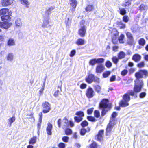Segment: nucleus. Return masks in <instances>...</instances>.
<instances>
[{
    "mask_svg": "<svg viewBox=\"0 0 148 148\" xmlns=\"http://www.w3.org/2000/svg\"><path fill=\"white\" fill-rule=\"evenodd\" d=\"M75 115L78 116L79 117H82L84 116V114L83 112L82 111H79L75 113Z\"/></svg>",
    "mask_w": 148,
    "mask_h": 148,
    "instance_id": "f704fd0d",
    "label": "nucleus"
},
{
    "mask_svg": "<svg viewBox=\"0 0 148 148\" xmlns=\"http://www.w3.org/2000/svg\"><path fill=\"white\" fill-rule=\"evenodd\" d=\"M90 148H97L96 143L95 142H93L90 145Z\"/></svg>",
    "mask_w": 148,
    "mask_h": 148,
    "instance_id": "052dcab7",
    "label": "nucleus"
},
{
    "mask_svg": "<svg viewBox=\"0 0 148 148\" xmlns=\"http://www.w3.org/2000/svg\"><path fill=\"white\" fill-rule=\"evenodd\" d=\"M55 8V7L54 6H51L48 7L47 9L45 14L43 15L49 17V15L51 13L52 11Z\"/></svg>",
    "mask_w": 148,
    "mask_h": 148,
    "instance_id": "ddd939ff",
    "label": "nucleus"
},
{
    "mask_svg": "<svg viewBox=\"0 0 148 148\" xmlns=\"http://www.w3.org/2000/svg\"><path fill=\"white\" fill-rule=\"evenodd\" d=\"M112 41L113 43L114 44H116V42L117 41L116 39V36L115 35V34H114V36L112 38Z\"/></svg>",
    "mask_w": 148,
    "mask_h": 148,
    "instance_id": "774afa93",
    "label": "nucleus"
},
{
    "mask_svg": "<svg viewBox=\"0 0 148 148\" xmlns=\"http://www.w3.org/2000/svg\"><path fill=\"white\" fill-rule=\"evenodd\" d=\"M1 2L3 6H7L12 4L13 0H1Z\"/></svg>",
    "mask_w": 148,
    "mask_h": 148,
    "instance_id": "f8f14e48",
    "label": "nucleus"
},
{
    "mask_svg": "<svg viewBox=\"0 0 148 148\" xmlns=\"http://www.w3.org/2000/svg\"><path fill=\"white\" fill-rule=\"evenodd\" d=\"M69 125V123H62V128L64 129H66L68 127Z\"/></svg>",
    "mask_w": 148,
    "mask_h": 148,
    "instance_id": "338daca9",
    "label": "nucleus"
},
{
    "mask_svg": "<svg viewBox=\"0 0 148 148\" xmlns=\"http://www.w3.org/2000/svg\"><path fill=\"white\" fill-rule=\"evenodd\" d=\"M97 63L96 58L91 60L89 62V64L92 66L94 65Z\"/></svg>",
    "mask_w": 148,
    "mask_h": 148,
    "instance_id": "a19ab883",
    "label": "nucleus"
},
{
    "mask_svg": "<svg viewBox=\"0 0 148 148\" xmlns=\"http://www.w3.org/2000/svg\"><path fill=\"white\" fill-rule=\"evenodd\" d=\"M143 80L137 79L135 80V85L134 90L136 93L140 92L143 87Z\"/></svg>",
    "mask_w": 148,
    "mask_h": 148,
    "instance_id": "20e7f679",
    "label": "nucleus"
},
{
    "mask_svg": "<svg viewBox=\"0 0 148 148\" xmlns=\"http://www.w3.org/2000/svg\"><path fill=\"white\" fill-rule=\"evenodd\" d=\"M88 123L86 120H84L81 123V125L83 127L87 126L88 125Z\"/></svg>",
    "mask_w": 148,
    "mask_h": 148,
    "instance_id": "ea45409f",
    "label": "nucleus"
},
{
    "mask_svg": "<svg viewBox=\"0 0 148 148\" xmlns=\"http://www.w3.org/2000/svg\"><path fill=\"white\" fill-rule=\"evenodd\" d=\"M53 128L52 125L49 123L47 124V126L46 128V131L47 134L49 135H51L52 134L51 130Z\"/></svg>",
    "mask_w": 148,
    "mask_h": 148,
    "instance_id": "4468645a",
    "label": "nucleus"
},
{
    "mask_svg": "<svg viewBox=\"0 0 148 148\" xmlns=\"http://www.w3.org/2000/svg\"><path fill=\"white\" fill-rule=\"evenodd\" d=\"M123 100H124L125 101H127L128 102L130 100V95L127 93L125 94L123 97Z\"/></svg>",
    "mask_w": 148,
    "mask_h": 148,
    "instance_id": "5701e85b",
    "label": "nucleus"
},
{
    "mask_svg": "<svg viewBox=\"0 0 148 148\" xmlns=\"http://www.w3.org/2000/svg\"><path fill=\"white\" fill-rule=\"evenodd\" d=\"M15 118L14 116H12V118L8 119V125L10 127H11L12 125V123L14 122L15 121Z\"/></svg>",
    "mask_w": 148,
    "mask_h": 148,
    "instance_id": "393cba45",
    "label": "nucleus"
},
{
    "mask_svg": "<svg viewBox=\"0 0 148 148\" xmlns=\"http://www.w3.org/2000/svg\"><path fill=\"white\" fill-rule=\"evenodd\" d=\"M128 70L127 69H124L121 72V74L123 76H125L128 73Z\"/></svg>",
    "mask_w": 148,
    "mask_h": 148,
    "instance_id": "864d4df0",
    "label": "nucleus"
},
{
    "mask_svg": "<svg viewBox=\"0 0 148 148\" xmlns=\"http://www.w3.org/2000/svg\"><path fill=\"white\" fill-rule=\"evenodd\" d=\"M11 25V24L7 22H0V27L5 29L8 28Z\"/></svg>",
    "mask_w": 148,
    "mask_h": 148,
    "instance_id": "9d476101",
    "label": "nucleus"
},
{
    "mask_svg": "<svg viewBox=\"0 0 148 148\" xmlns=\"http://www.w3.org/2000/svg\"><path fill=\"white\" fill-rule=\"evenodd\" d=\"M21 3L23 4V5H25L27 8H28L29 5L27 0H21Z\"/></svg>",
    "mask_w": 148,
    "mask_h": 148,
    "instance_id": "c756f323",
    "label": "nucleus"
},
{
    "mask_svg": "<svg viewBox=\"0 0 148 148\" xmlns=\"http://www.w3.org/2000/svg\"><path fill=\"white\" fill-rule=\"evenodd\" d=\"M94 92L92 88L89 87L87 90L86 96L89 98H92L94 95Z\"/></svg>",
    "mask_w": 148,
    "mask_h": 148,
    "instance_id": "6e6552de",
    "label": "nucleus"
},
{
    "mask_svg": "<svg viewBox=\"0 0 148 148\" xmlns=\"http://www.w3.org/2000/svg\"><path fill=\"white\" fill-rule=\"evenodd\" d=\"M124 38V35L123 34H121L119 38V42L120 43H124V42L123 41V39Z\"/></svg>",
    "mask_w": 148,
    "mask_h": 148,
    "instance_id": "a18cd8bd",
    "label": "nucleus"
},
{
    "mask_svg": "<svg viewBox=\"0 0 148 148\" xmlns=\"http://www.w3.org/2000/svg\"><path fill=\"white\" fill-rule=\"evenodd\" d=\"M105 65L107 67L110 68L111 66L112 65V63L110 61H107L106 62Z\"/></svg>",
    "mask_w": 148,
    "mask_h": 148,
    "instance_id": "4d7b16f0",
    "label": "nucleus"
},
{
    "mask_svg": "<svg viewBox=\"0 0 148 148\" xmlns=\"http://www.w3.org/2000/svg\"><path fill=\"white\" fill-rule=\"evenodd\" d=\"M75 121L77 123H79L83 120L82 117L75 116L74 118Z\"/></svg>",
    "mask_w": 148,
    "mask_h": 148,
    "instance_id": "e433bc0d",
    "label": "nucleus"
},
{
    "mask_svg": "<svg viewBox=\"0 0 148 148\" xmlns=\"http://www.w3.org/2000/svg\"><path fill=\"white\" fill-rule=\"evenodd\" d=\"M94 114V116L96 118H99L100 116V113L98 110H95Z\"/></svg>",
    "mask_w": 148,
    "mask_h": 148,
    "instance_id": "c9c22d12",
    "label": "nucleus"
},
{
    "mask_svg": "<svg viewBox=\"0 0 148 148\" xmlns=\"http://www.w3.org/2000/svg\"><path fill=\"white\" fill-rule=\"evenodd\" d=\"M69 139V138L67 136H64L62 138V140L65 143H67L68 142Z\"/></svg>",
    "mask_w": 148,
    "mask_h": 148,
    "instance_id": "5fc2aeb1",
    "label": "nucleus"
},
{
    "mask_svg": "<svg viewBox=\"0 0 148 148\" xmlns=\"http://www.w3.org/2000/svg\"><path fill=\"white\" fill-rule=\"evenodd\" d=\"M86 130L84 128L82 129L80 131V133L81 135H85Z\"/></svg>",
    "mask_w": 148,
    "mask_h": 148,
    "instance_id": "680f3d73",
    "label": "nucleus"
},
{
    "mask_svg": "<svg viewBox=\"0 0 148 148\" xmlns=\"http://www.w3.org/2000/svg\"><path fill=\"white\" fill-rule=\"evenodd\" d=\"M42 106L44 108L43 112L44 113L48 112L51 109L50 104L47 102L45 101L42 104Z\"/></svg>",
    "mask_w": 148,
    "mask_h": 148,
    "instance_id": "423d86ee",
    "label": "nucleus"
},
{
    "mask_svg": "<svg viewBox=\"0 0 148 148\" xmlns=\"http://www.w3.org/2000/svg\"><path fill=\"white\" fill-rule=\"evenodd\" d=\"M37 138L36 136H34L31 138L29 143V144H34L36 142Z\"/></svg>",
    "mask_w": 148,
    "mask_h": 148,
    "instance_id": "c85d7f7f",
    "label": "nucleus"
},
{
    "mask_svg": "<svg viewBox=\"0 0 148 148\" xmlns=\"http://www.w3.org/2000/svg\"><path fill=\"white\" fill-rule=\"evenodd\" d=\"M43 16L44 18V20L42 25V27H48L50 26L51 25L49 24L50 22L49 16L48 17L44 15H43Z\"/></svg>",
    "mask_w": 148,
    "mask_h": 148,
    "instance_id": "0eeeda50",
    "label": "nucleus"
},
{
    "mask_svg": "<svg viewBox=\"0 0 148 148\" xmlns=\"http://www.w3.org/2000/svg\"><path fill=\"white\" fill-rule=\"evenodd\" d=\"M123 20L125 23H127L129 21V18L128 16L125 15L123 17Z\"/></svg>",
    "mask_w": 148,
    "mask_h": 148,
    "instance_id": "8fccbe9b",
    "label": "nucleus"
},
{
    "mask_svg": "<svg viewBox=\"0 0 148 148\" xmlns=\"http://www.w3.org/2000/svg\"><path fill=\"white\" fill-rule=\"evenodd\" d=\"M146 95V93L145 92H142L139 95V97L140 98H143L145 97Z\"/></svg>",
    "mask_w": 148,
    "mask_h": 148,
    "instance_id": "13d9d810",
    "label": "nucleus"
},
{
    "mask_svg": "<svg viewBox=\"0 0 148 148\" xmlns=\"http://www.w3.org/2000/svg\"><path fill=\"white\" fill-rule=\"evenodd\" d=\"M94 9V7L92 5H89L86 8V10L87 12H90Z\"/></svg>",
    "mask_w": 148,
    "mask_h": 148,
    "instance_id": "473e14b6",
    "label": "nucleus"
},
{
    "mask_svg": "<svg viewBox=\"0 0 148 148\" xmlns=\"http://www.w3.org/2000/svg\"><path fill=\"white\" fill-rule=\"evenodd\" d=\"M111 72L110 71H107L104 72L103 74V75L104 78H106L108 77L110 74Z\"/></svg>",
    "mask_w": 148,
    "mask_h": 148,
    "instance_id": "79ce46f5",
    "label": "nucleus"
},
{
    "mask_svg": "<svg viewBox=\"0 0 148 148\" xmlns=\"http://www.w3.org/2000/svg\"><path fill=\"white\" fill-rule=\"evenodd\" d=\"M139 9L142 10H146L147 9V7L143 4H141L139 7Z\"/></svg>",
    "mask_w": 148,
    "mask_h": 148,
    "instance_id": "4c0bfd02",
    "label": "nucleus"
},
{
    "mask_svg": "<svg viewBox=\"0 0 148 148\" xmlns=\"http://www.w3.org/2000/svg\"><path fill=\"white\" fill-rule=\"evenodd\" d=\"M112 120V119H110L109 123L108 125L106 130V134L107 135H108L110 134L114 125V121L113 119Z\"/></svg>",
    "mask_w": 148,
    "mask_h": 148,
    "instance_id": "39448f33",
    "label": "nucleus"
},
{
    "mask_svg": "<svg viewBox=\"0 0 148 148\" xmlns=\"http://www.w3.org/2000/svg\"><path fill=\"white\" fill-rule=\"evenodd\" d=\"M9 10L6 8L2 9L0 10V15L8 14L9 12Z\"/></svg>",
    "mask_w": 148,
    "mask_h": 148,
    "instance_id": "6ab92c4d",
    "label": "nucleus"
},
{
    "mask_svg": "<svg viewBox=\"0 0 148 148\" xmlns=\"http://www.w3.org/2000/svg\"><path fill=\"white\" fill-rule=\"evenodd\" d=\"M58 147L59 148H65V145L64 143H60L58 145Z\"/></svg>",
    "mask_w": 148,
    "mask_h": 148,
    "instance_id": "0e129e2a",
    "label": "nucleus"
},
{
    "mask_svg": "<svg viewBox=\"0 0 148 148\" xmlns=\"http://www.w3.org/2000/svg\"><path fill=\"white\" fill-rule=\"evenodd\" d=\"M104 66L102 64L97 65L96 68V72L97 73H101L104 70Z\"/></svg>",
    "mask_w": 148,
    "mask_h": 148,
    "instance_id": "9b49d317",
    "label": "nucleus"
},
{
    "mask_svg": "<svg viewBox=\"0 0 148 148\" xmlns=\"http://www.w3.org/2000/svg\"><path fill=\"white\" fill-rule=\"evenodd\" d=\"M127 43L130 45H134V38L128 39L127 41Z\"/></svg>",
    "mask_w": 148,
    "mask_h": 148,
    "instance_id": "58836bf2",
    "label": "nucleus"
},
{
    "mask_svg": "<svg viewBox=\"0 0 148 148\" xmlns=\"http://www.w3.org/2000/svg\"><path fill=\"white\" fill-rule=\"evenodd\" d=\"M126 35L128 39L134 38L132 34L129 32H127L126 33Z\"/></svg>",
    "mask_w": 148,
    "mask_h": 148,
    "instance_id": "de8ad7c7",
    "label": "nucleus"
},
{
    "mask_svg": "<svg viewBox=\"0 0 148 148\" xmlns=\"http://www.w3.org/2000/svg\"><path fill=\"white\" fill-rule=\"evenodd\" d=\"M93 110L94 108H93L88 109L87 111V113L89 115L91 114L92 113Z\"/></svg>",
    "mask_w": 148,
    "mask_h": 148,
    "instance_id": "6e6d98bb",
    "label": "nucleus"
},
{
    "mask_svg": "<svg viewBox=\"0 0 148 148\" xmlns=\"http://www.w3.org/2000/svg\"><path fill=\"white\" fill-rule=\"evenodd\" d=\"M76 53V51L75 50H73L71 52L70 54V56L71 57H73Z\"/></svg>",
    "mask_w": 148,
    "mask_h": 148,
    "instance_id": "69168bd1",
    "label": "nucleus"
},
{
    "mask_svg": "<svg viewBox=\"0 0 148 148\" xmlns=\"http://www.w3.org/2000/svg\"><path fill=\"white\" fill-rule=\"evenodd\" d=\"M128 105V102L123 100H122L119 103V106L122 107H125Z\"/></svg>",
    "mask_w": 148,
    "mask_h": 148,
    "instance_id": "4be33fe9",
    "label": "nucleus"
},
{
    "mask_svg": "<svg viewBox=\"0 0 148 148\" xmlns=\"http://www.w3.org/2000/svg\"><path fill=\"white\" fill-rule=\"evenodd\" d=\"M125 54L123 51H121L118 54V58L119 59H121L125 57Z\"/></svg>",
    "mask_w": 148,
    "mask_h": 148,
    "instance_id": "a878e982",
    "label": "nucleus"
},
{
    "mask_svg": "<svg viewBox=\"0 0 148 148\" xmlns=\"http://www.w3.org/2000/svg\"><path fill=\"white\" fill-rule=\"evenodd\" d=\"M97 63H103L104 62V60L103 58H100L97 59H96Z\"/></svg>",
    "mask_w": 148,
    "mask_h": 148,
    "instance_id": "09e8293b",
    "label": "nucleus"
},
{
    "mask_svg": "<svg viewBox=\"0 0 148 148\" xmlns=\"http://www.w3.org/2000/svg\"><path fill=\"white\" fill-rule=\"evenodd\" d=\"M141 58L140 55L136 54L133 56L132 59L136 62H137L140 60Z\"/></svg>",
    "mask_w": 148,
    "mask_h": 148,
    "instance_id": "2eb2a0df",
    "label": "nucleus"
},
{
    "mask_svg": "<svg viewBox=\"0 0 148 148\" xmlns=\"http://www.w3.org/2000/svg\"><path fill=\"white\" fill-rule=\"evenodd\" d=\"M70 4L72 7H76L77 2L76 0H70Z\"/></svg>",
    "mask_w": 148,
    "mask_h": 148,
    "instance_id": "bb28decb",
    "label": "nucleus"
},
{
    "mask_svg": "<svg viewBox=\"0 0 148 148\" xmlns=\"http://www.w3.org/2000/svg\"><path fill=\"white\" fill-rule=\"evenodd\" d=\"M87 119L91 121L95 122L96 121V119L94 117L92 116H88L87 117Z\"/></svg>",
    "mask_w": 148,
    "mask_h": 148,
    "instance_id": "49530a36",
    "label": "nucleus"
},
{
    "mask_svg": "<svg viewBox=\"0 0 148 148\" xmlns=\"http://www.w3.org/2000/svg\"><path fill=\"white\" fill-rule=\"evenodd\" d=\"M119 58H117L116 56H114L112 58V60L113 62L115 64H116L118 61H119Z\"/></svg>",
    "mask_w": 148,
    "mask_h": 148,
    "instance_id": "37998d69",
    "label": "nucleus"
},
{
    "mask_svg": "<svg viewBox=\"0 0 148 148\" xmlns=\"http://www.w3.org/2000/svg\"><path fill=\"white\" fill-rule=\"evenodd\" d=\"M131 3V0H125L123 4L125 6H129Z\"/></svg>",
    "mask_w": 148,
    "mask_h": 148,
    "instance_id": "72a5a7b5",
    "label": "nucleus"
},
{
    "mask_svg": "<svg viewBox=\"0 0 148 148\" xmlns=\"http://www.w3.org/2000/svg\"><path fill=\"white\" fill-rule=\"evenodd\" d=\"M145 65L144 62L143 61H141L137 65L138 67L141 68L143 67Z\"/></svg>",
    "mask_w": 148,
    "mask_h": 148,
    "instance_id": "3c124183",
    "label": "nucleus"
},
{
    "mask_svg": "<svg viewBox=\"0 0 148 148\" xmlns=\"http://www.w3.org/2000/svg\"><path fill=\"white\" fill-rule=\"evenodd\" d=\"M72 131L71 129L68 128L65 130V133L67 135H69L72 134Z\"/></svg>",
    "mask_w": 148,
    "mask_h": 148,
    "instance_id": "603ef678",
    "label": "nucleus"
},
{
    "mask_svg": "<svg viewBox=\"0 0 148 148\" xmlns=\"http://www.w3.org/2000/svg\"><path fill=\"white\" fill-rule=\"evenodd\" d=\"M127 94L133 97L134 98H136L137 97L136 93L133 90L128 91Z\"/></svg>",
    "mask_w": 148,
    "mask_h": 148,
    "instance_id": "412c9836",
    "label": "nucleus"
},
{
    "mask_svg": "<svg viewBox=\"0 0 148 148\" xmlns=\"http://www.w3.org/2000/svg\"><path fill=\"white\" fill-rule=\"evenodd\" d=\"M119 25L121 28H124L125 27V25L121 21L119 23Z\"/></svg>",
    "mask_w": 148,
    "mask_h": 148,
    "instance_id": "e2e57ef3",
    "label": "nucleus"
},
{
    "mask_svg": "<svg viewBox=\"0 0 148 148\" xmlns=\"http://www.w3.org/2000/svg\"><path fill=\"white\" fill-rule=\"evenodd\" d=\"M94 76V75L92 74H88L85 78V80L86 82L89 84L92 83L93 81Z\"/></svg>",
    "mask_w": 148,
    "mask_h": 148,
    "instance_id": "1a4fd4ad",
    "label": "nucleus"
},
{
    "mask_svg": "<svg viewBox=\"0 0 148 148\" xmlns=\"http://www.w3.org/2000/svg\"><path fill=\"white\" fill-rule=\"evenodd\" d=\"M8 45L10 46H13L15 45V43L13 39L10 38L8 42Z\"/></svg>",
    "mask_w": 148,
    "mask_h": 148,
    "instance_id": "2f4dec72",
    "label": "nucleus"
},
{
    "mask_svg": "<svg viewBox=\"0 0 148 148\" xmlns=\"http://www.w3.org/2000/svg\"><path fill=\"white\" fill-rule=\"evenodd\" d=\"M120 13L122 15H124L126 13V11L125 9H119Z\"/></svg>",
    "mask_w": 148,
    "mask_h": 148,
    "instance_id": "c03bdc74",
    "label": "nucleus"
},
{
    "mask_svg": "<svg viewBox=\"0 0 148 148\" xmlns=\"http://www.w3.org/2000/svg\"><path fill=\"white\" fill-rule=\"evenodd\" d=\"M14 55L13 53H8L7 56V60L10 61H12L13 59Z\"/></svg>",
    "mask_w": 148,
    "mask_h": 148,
    "instance_id": "b1692460",
    "label": "nucleus"
},
{
    "mask_svg": "<svg viewBox=\"0 0 148 148\" xmlns=\"http://www.w3.org/2000/svg\"><path fill=\"white\" fill-rule=\"evenodd\" d=\"M103 132L104 130H100L99 131L97 136V138L98 140L101 141L103 139Z\"/></svg>",
    "mask_w": 148,
    "mask_h": 148,
    "instance_id": "dca6fc26",
    "label": "nucleus"
},
{
    "mask_svg": "<svg viewBox=\"0 0 148 148\" xmlns=\"http://www.w3.org/2000/svg\"><path fill=\"white\" fill-rule=\"evenodd\" d=\"M85 42L84 39L82 38H79L77 39L76 43L78 45H84L85 44Z\"/></svg>",
    "mask_w": 148,
    "mask_h": 148,
    "instance_id": "aec40b11",
    "label": "nucleus"
},
{
    "mask_svg": "<svg viewBox=\"0 0 148 148\" xmlns=\"http://www.w3.org/2000/svg\"><path fill=\"white\" fill-rule=\"evenodd\" d=\"M93 81L96 83H99L100 82L99 79L97 77L94 76L93 78Z\"/></svg>",
    "mask_w": 148,
    "mask_h": 148,
    "instance_id": "bf43d9fd",
    "label": "nucleus"
},
{
    "mask_svg": "<svg viewBox=\"0 0 148 148\" xmlns=\"http://www.w3.org/2000/svg\"><path fill=\"white\" fill-rule=\"evenodd\" d=\"M15 24L17 27H20L22 24L21 19L19 18L16 19L15 21Z\"/></svg>",
    "mask_w": 148,
    "mask_h": 148,
    "instance_id": "a211bd4d",
    "label": "nucleus"
},
{
    "mask_svg": "<svg viewBox=\"0 0 148 148\" xmlns=\"http://www.w3.org/2000/svg\"><path fill=\"white\" fill-rule=\"evenodd\" d=\"M1 18L3 21H5V22H6L5 20L10 21L11 19V18L10 16V13H9L8 14H6L1 16Z\"/></svg>",
    "mask_w": 148,
    "mask_h": 148,
    "instance_id": "f3484780",
    "label": "nucleus"
},
{
    "mask_svg": "<svg viewBox=\"0 0 148 148\" xmlns=\"http://www.w3.org/2000/svg\"><path fill=\"white\" fill-rule=\"evenodd\" d=\"M85 21L82 20L80 22V26L78 30V34L81 37L85 36L87 29L86 27L84 25Z\"/></svg>",
    "mask_w": 148,
    "mask_h": 148,
    "instance_id": "7ed1b4c3",
    "label": "nucleus"
},
{
    "mask_svg": "<svg viewBox=\"0 0 148 148\" xmlns=\"http://www.w3.org/2000/svg\"><path fill=\"white\" fill-rule=\"evenodd\" d=\"M135 75L136 78V80H142L141 78H146L148 75V73L146 70H140L135 73Z\"/></svg>",
    "mask_w": 148,
    "mask_h": 148,
    "instance_id": "f03ea898",
    "label": "nucleus"
},
{
    "mask_svg": "<svg viewBox=\"0 0 148 148\" xmlns=\"http://www.w3.org/2000/svg\"><path fill=\"white\" fill-rule=\"evenodd\" d=\"M145 40L143 38H140L138 40L139 45L141 46H144L145 44Z\"/></svg>",
    "mask_w": 148,
    "mask_h": 148,
    "instance_id": "7c9ffc66",
    "label": "nucleus"
},
{
    "mask_svg": "<svg viewBox=\"0 0 148 148\" xmlns=\"http://www.w3.org/2000/svg\"><path fill=\"white\" fill-rule=\"evenodd\" d=\"M99 107L100 108H103L101 112V115L103 116L106 114V111L105 108H110V105L108 104V101L106 99H103L99 104Z\"/></svg>",
    "mask_w": 148,
    "mask_h": 148,
    "instance_id": "f257e3e1",
    "label": "nucleus"
},
{
    "mask_svg": "<svg viewBox=\"0 0 148 148\" xmlns=\"http://www.w3.org/2000/svg\"><path fill=\"white\" fill-rule=\"evenodd\" d=\"M94 89L95 91L97 93H99L100 92L101 88L99 85H95L94 86Z\"/></svg>",
    "mask_w": 148,
    "mask_h": 148,
    "instance_id": "cd10ccee",
    "label": "nucleus"
}]
</instances>
